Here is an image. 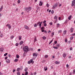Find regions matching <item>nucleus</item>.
<instances>
[{"mask_svg":"<svg viewBox=\"0 0 75 75\" xmlns=\"http://www.w3.org/2000/svg\"><path fill=\"white\" fill-rule=\"evenodd\" d=\"M23 50L24 52V53L25 54H26L27 52H28V47L27 46H25L23 49Z\"/></svg>","mask_w":75,"mask_h":75,"instance_id":"obj_1","label":"nucleus"},{"mask_svg":"<svg viewBox=\"0 0 75 75\" xmlns=\"http://www.w3.org/2000/svg\"><path fill=\"white\" fill-rule=\"evenodd\" d=\"M25 10H26L27 12H28L30 10H31V7L24 8Z\"/></svg>","mask_w":75,"mask_h":75,"instance_id":"obj_2","label":"nucleus"},{"mask_svg":"<svg viewBox=\"0 0 75 75\" xmlns=\"http://www.w3.org/2000/svg\"><path fill=\"white\" fill-rule=\"evenodd\" d=\"M57 16H55L54 18V19L55 20V21L54 22V24H55L56 23H57V20H58V19H57Z\"/></svg>","mask_w":75,"mask_h":75,"instance_id":"obj_3","label":"nucleus"},{"mask_svg":"<svg viewBox=\"0 0 75 75\" xmlns=\"http://www.w3.org/2000/svg\"><path fill=\"white\" fill-rule=\"evenodd\" d=\"M58 5H59V3L58 2L54 4L53 8H55V7H57Z\"/></svg>","mask_w":75,"mask_h":75,"instance_id":"obj_4","label":"nucleus"},{"mask_svg":"<svg viewBox=\"0 0 75 75\" xmlns=\"http://www.w3.org/2000/svg\"><path fill=\"white\" fill-rule=\"evenodd\" d=\"M6 27H8L9 29H11V25L9 24H7L6 25Z\"/></svg>","mask_w":75,"mask_h":75,"instance_id":"obj_5","label":"nucleus"},{"mask_svg":"<svg viewBox=\"0 0 75 75\" xmlns=\"http://www.w3.org/2000/svg\"><path fill=\"white\" fill-rule=\"evenodd\" d=\"M33 56L34 57H37L38 55V53H34L33 54Z\"/></svg>","mask_w":75,"mask_h":75,"instance_id":"obj_6","label":"nucleus"},{"mask_svg":"<svg viewBox=\"0 0 75 75\" xmlns=\"http://www.w3.org/2000/svg\"><path fill=\"white\" fill-rule=\"evenodd\" d=\"M75 4V0H74L72 1V3L71 4V6H74V4Z\"/></svg>","mask_w":75,"mask_h":75,"instance_id":"obj_7","label":"nucleus"},{"mask_svg":"<svg viewBox=\"0 0 75 75\" xmlns=\"http://www.w3.org/2000/svg\"><path fill=\"white\" fill-rule=\"evenodd\" d=\"M33 61V59H31L30 60V61H28V64H30V63H31V62Z\"/></svg>","mask_w":75,"mask_h":75,"instance_id":"obj_8","label":"nucleus"},{"mask_svg":"<svg viewBox=\"0 0 75 75\" xmlns=\"http://www.w3.org/2000/svg\"><path fill=\"white\" fill-rule=\"evenodd\" d=\"M6 62L7 63H8V64H9V63H10V61L9 59H7L6 60Z\"/></svg>","mask_w":75,"mask_h":75,"instance_id":"obj_9","label":"nucleus"},{"mask_svg":"<svg viewBox=\"0 0 75 75\" xmlns=\"http://www.w3.org/2000/svg\"><path fill=\"white\" fill-rule=\"evenodd\" d=\"M55 63L56 64H59L60 63V62H58V61H56L55 62Z\"/></svg>","mask_w":75,"mask_h":75,"instance_id":"obj_10","label":"nucleus"},{"mask_svg":"<svg viewBox=\"0 0 75 75\" xmlns=\"http://www.w3.org/2000/svg\"><path fill=\"white\" fill-rule=\"evenodd\" d=\"M25 29H27V30H29V28L27 25L25 26Z\"/></svg>","mask_w":75,"mask_h":75,"instance_id":"obj_11","label":"nucleus"},{"mask_svg":"<svg viewBox=\"0 0 75 75\" xmlns=\"http://www.w3.org/2000/svg\"><path fill=\"white\" fill-rule=\"evenodd\" d=\"M42 21L41 22L39 25V26H40L39 28H41V25L42 24Z\"/></svg>","mask_w":75,"mask_h":75,"instance_id":"obj_12","label":"nucleus"},{"mask_svg":"<svg viewBox=\"0 0 75 75\" xmlns=\"http://www.w3.org/2000/svg\"><path fill=\"white\" fill-rule=\"evenodd\" d=\"M42 4H43L42 2L41 1H40V3L39 4V6H41L42 5Z\"/></svg>","mask_w":75,"mask_h":75,"instance_id":"obj_13","label":"nucleus"},{"mask_svg":"<svg viewBox=\"0 0 75 75\" xmlns=\"http://www.w3.org/2000/svg\"><path fill=\"white\" fill-rule=\"evenodd\" d=\"M4 48H3V47H1L0 49V50L1 51H4Z\"/></svg>","mask_w":75,"mask_h":75,"instance_id":"obj_14","label":"nucleus"},{"mask_svg":"<svg viewBox=\"0 0 75 75\" xmlns=\"http://www.w3.org/2000/svg\"><path fill=\"white\" fill-rule=\"evenodd\" d=\"M70 30L71 31V33H72L73 32V31H74V28H71L70 29Z\"/></svg>","mask_w":75,"mask_h":75,"instance_id":"obj_15","label":"nucleus"},{"mask_svg":"<svg viewBox=\"0 0 75 75\" xmlns=\"http://www.w3.org/2000/svg\"><path fill=\"white\" fill-rule=\"evenodd\" d=\"M3 6H2L0 8V12L1 11H2V10H3Z\"/></svg>","mask_w":75,"mask_h":75,"instance_id":"obj_16","label":"nucleus"},{"mask_svg":"<svg viewBox=\"0 0 75 75\" xmlns=\"http://www.w3.org/2000/svg\"><path fill=\"white\" fill-rule=\"evenodd\" d=\"M66 55H67L65 53H64L63 55V57L65 58L66 57Z\"/></svg>","mask_w":75,"mask_h":75,"instance_id":"obj_17","label":"nucleus"},{"mask_svg":"<svg viewBox=\"0 0 75 75\" xmlns=\"http://www.w3.org/2000/svg\"><path fill=\"white\" fill-rule=\"evenodd\" d=\"M71 17H72V16H70L68 17V18L69 20H71Z\"/></svg>","mask_w":75,"mask_h":75,"instance_id":"obj_18","label":"nucleus"},{"mask_svg":"<svg viewBox=\"0 0 75 75\" xmlns=\"http://www.w3.org/2000/svg\"><path fill=\"white\" fill-rule=\"evenodd\" d=\"M47 67H44V69H45V71H47Z\"/></svg>","mask_w":75,"mask_h":75,"instance_id":"obj_19","label":"nucleus"},{"mask_svg":"<svg viewBox=\"0 0 75 75\" xmlns=\"http://www.w3.org/2000/svg\"><path fill=\"white\" fill-rule=\"evenodd\" d=\"M23 41H21L19 43V44L20 45H22V44H23Z\"/></svg>","mask_w":75,"mask_h":75,"instance_id":"obj_20","label":"nucleus"},{"mask_svg":"<svg viewBox=\"0 0 75 75\" xmlns=\"http://www.w3.org/2000/svg\"><path fill=\"white\" fill-rule=\"evenodd\" d=\"M42 38L43 40H46L47 39V38L45 36L43 37Z\"/></svg>","mask_w":75,"mask_h":75,"instance_id":"obj_21","label":"nucleus"},{"mask_svg":"<svg viewBox=\"0 0 75 75\" xmlns=\"http://www.w3.org/2000/svg\"><path fill=\"white\" fill-rule=\"evenodd\" d=\"M14 37V36L12 35L10 37V38L11 39H13Z\"/></svg>","mask_w":75,"mask_h":75,"instance_id":"obj_22","label":"nucleus"},{"mask_svg":"<svg viewBox=\"0 0 75 75\" xmlns=\"http://www.w3.org/2000/svg\"><path fill=\"white\" fill-rule=\"evenodd\" d=\"M66 33L67 31L65 30H64L63 32V34H66Z\"/></svg>","mask_w":75,"mask_h":75,"instance_id":"obj_23","label":"nucleus"},{"mask_svg":"<svg viewBox=\"0 0 75 75\" xmlns=\"http://www.w3.org/2000/svg\"><path fill=\"white\" fill-rule=\"evenodd\" d=\"M57 47H59V46H60V45H59V44H58V43H57L56 44V46Z\"/></svg>","mask_w":75,"mask_h":75,"instance_id":"obj_24","label":"nucleus"},{"mask_svg":"<svg viewBox=\"0 0 75 75\" xmlns=\"http://www.w3.org/2000/svg\"><path fill=\"white\" fill-rule=\"evenodd\" d=\"M36 41H37V39H36V37H35L34 38V42H36Z\"/></svg>","mask_w":75,"mask_h":75,"instance_id":"obj_25","label":"nucleus"},{"mask_svg":"<svg viewBox=\"0 0 75 75\" xmlns=\"http://www.w3.org/2000/svg\"><path fill=\"white\" fill-rule=\"evenodd\" d=\"M14 61L15 62H17V61H18V59H15L14 60Z\"/></svg>","mask_w":75,"mask_h":75,"instance_id":"obj_26","label":"nucleus"},{"mask_svg":"<svg viewBox=\"0 0 75 75\" xmlns=\"http://www.w3.org/2000/svg\"><path fill=\"white\" fill-rule=\"evenodd\" d=\"M28 70V68L26 67L25 69V72H26Z\"/></svg>","mask_w":75,"mask_h":75,"instance_id":"obj_27","label":"nucleus"},{"mask_svg":"<svg viewBox=\"0 0 75 75\" xmlns=\"http://www.w3.org/2000/svg\"><path fill=\"white\" fill-rule=\"evenodd\" d=\"M19 55L18 54L16 55V58H19Z\"/></svg>","mask_w":75,"mask_h":75,"instance_id":"obj_28","label":"nucleus"},{"mask_svg":"<svg viewBox=\"0 0 75 75\" xmlns=\"http://www.w3.org/2000/svg\"><path fill=\"white\" fill-rule=\"evenodd\" d=\"M73 38H74V36H71L70 38V40H72V39H73Z\"/></svg>","mask_w":75,"mask_h":75,"instance_id":"obj_29","label":"nucleus"},{"mask_svg":"<svg viewBox=\"0 0 75 75\" xmlns=\"http://www.w3.org/2000/svg\"><path fill=\"white\" fill-rule=\"evenodd\" d=\"M17 75H20V72L18 71L17 74Z\"/></svg>","mask_w":75,"mask_h":75,"instance_id":"obj_30","label":"nucleus"},{"mask_svg":"<svg viewBox=\"0 0 75 75\" xmlns=\"http://www.w3.org/2000/svg\"><path fill=\"white\" fill-rule=\"evenodd\" d=\"M20 68H18V69H17V71H20Z\"/></svg>","mask_w":75,"mask_h":75,"instance_id":"obj_31","label":"nucleus"},{"mask_svg":"<svg viewBox=\"0 0 75 75\" xmlns=\"http://www.w3.org/2000/svg\"><path fill=\"white\" fill-rule=\"evenodd\" d=\"M18 45H19V43H17L16 44V46H18Z\"/></svg>","mask_w":75,"mask_h":75,"instance_id":"obj_32","label":"nucleus"},{"mask_svg":"<svg viewBox=\"0 0 75 75\" xmlns=\"http://www.w3.org/2000/svg\"><path fill=\"white\" fill-rule=\"evenodd\" d=\"M19 40H21V37L20 36H19Z\"/></svg>","mask_w":75,"mask_h":75,"instance_id":"obj_33","label":"nucleus"},{"mask_svg":"<svg viewBox=\"0 0 75 75\" xmlns=\"http://www.w3.org/2000/svg\"><path fill=\"white\" fill-rule=\"evenodd\" d=\"M53 48H54V49H58V47H55L54 46V47H53Z\"/></svg>","mask_w":75,"mask_h":75,"instance_id":"obj_34","label":"nucleus"},{"mask_svg":"<svg viewBox=\"0 0 75 75\" xmlns=\"http://www.w3.org/2000/svg\"><path fill=\"white\" fill-rule=\"evenodd\" d=\"M64 41H65V42H67L68 41V40H67V39H65Z\"/></svg>","mask_w":75,"mask_h":75,"instance_id":"obj_35","label":"nucleus"},{"mask_svg":"<svg viewBox=\"0 0 75 75\" xmlns=\"http://www.w3.org/2000/svg\"><path fill=\"white\" fill-rule=\"evenodd\" d=\"M44 27H46V26H47V24L46 23H45L44 24Z\"/></svg>","mask_w":75,"mask_h":75,"instance_id":"obj_36","label":"nucleus"},{"mask_svg":"<svg viewBox=\"0 0 75 75\" xmlns=\"http://www.w3.org/2000/svg\"><path fill=\"white\" fill-rule=\"evenodd\" d=\"M37 26V24H35V25H34V27H36Z\"/></svg>","mask_w":75,"mask_h":75,"instance_id":"obj_37","label":"nucleus"},{"mask_svg":"<svg viewBox=\"0 0 75 75\" xmlns=\"http://www.w3.org/2000/svg\"><path fill=\"white\" fill-rule=\"evenodd\" d=\"M46 6L47 7H49V4H46Z\"/></svg>","mask_w":75,"mask_h":75,"instance_id":"obj_38","label":"nucleus"},{"mask_svg":"<svg viewBox=\"0 0 75 75\" xmlns=\"http://www.w3.org/2000/svg\"><path fill=\"white\" fill-rule=\"evenodd\" d=\"M40 23V22H38V23H37L36 25H39L38 24Z\"/></svg>","mask_w":75,"mask_h":75,"instance_id":"obj_39","label":"nucleus"},{"mask_svg":"<svg viewBox=\"0 0 75 75\" xmlns=\"http://www.w3.org/2000/svg\"><path fill=\"white\" fill-rule=\"evenodd\" d=\"M52 42V40H51V41L50 42H49V45L51 43V42Z\"/></svg>","mask_w":75,"mask_h":75,"instance_id":"obj_40","label":"nucleus"},{"mask_svg":"<svg viewBox=\"0 0 75 75\" xmlns=\"http://www.w3.org/2000/svg\"><path fill=\"white\" fill-rule=\"evenodd\" d=\"M20 3V0H18V3L19 4Z\"/></svg>","mask_w":75,"mask_h":75,"instance_id":"obj_41","label":"nucleus"},{"mask_svg":"<svg viewBox=\"0 0 75 75\" xmlns=\"http://www.w3.org/2000/svg\"><path fill=\"white\" fill-rule=\"evenodd\" d=\"M62 31L61 30H59L58 31V33H61Z\"/></svg>","mask_w":75,"mask_h":75,"instance_id":"obj_42","label":"nucleus"},{"mask_svg":"<svg viewBox=\"0 0 75 75\" xmlns=\"http://www.w3.org/2000/svg\"><path fill=\"white\" fill-rule=\"evenodd\" d=\"M48 57V55H46L45 56V58H47V57Z\"/></svg>","mask_w":75,"mask_h":75,"instance_id":"obj_43","label":"nucleus"},{"mask_svg":"<svg viewBox=\"0 0 75 75\" xmlns=\"http://www.w3.org/2000/svg\"><path fill=\"white\" fill-rule=\"evenodd\" d=\"M57 26H58V27H59V26H60V25L59 24V23L57 24Z\"/></svg>","mask_w":75,"mask_h":75,"instance_id":"obj_44","label":"nucleus"},{"mask_svg":"<svg viewBox=\"0 0 75 75\" xmlns=\"http://www.w3.org/2000/svg\"><path fill=\"white\" fill-rule=\"evenodd\" d=\"M52 35H54V32H52Z\"/></svg>","mask_w":75,"mask_h":75,"instance_id":"obj_45","label":"nucleus"},{"mask_svg":"<svg viewBox=\"0 0 75 75\" xmlns=\"http://www.w3.org/2000/svg\"><path fill=\"white\" fill-rule=\"evenodd\" d=\"M7 55V53H6L4 54V56H6Z\"/></svg>","mask_w":75,"mask_h":75,"instance_id":"obj_46","label":"nucleus"},{"mask_svg":"<svg viewBox=\"0 0 75 75\" xmlns=\"http://www.w3.org/2000/svg\"><path fill=\"white\" fill-rule=\"evenodd\" d=\"M48 33H49V34H50V33H51V31L50 30H49L48 31Z\"/></svg>","mask_w":75,"mask_h":75,"instance_id":"obj_47","label":"nucleus"},{"mask_svg":"<svg viewBox=\"0 0 75 75\" xmlns=\"http://www.w3.org/2000/svg\"><path fill=\"white\" fill-rule=\"evenodd\" d=\"M51 13H52V14H53V13H54V11L53 10H52L51 11Z\"/></svg>","mask_w":75,"mask_h":75,"instance_id":"obj_48","label":"nucleus"},{"mask_svg":"<svg viewBox=\"0 0 75 75\" xmlns=\"http://www.w3.org/2000/svg\"><path fill=\"white\" fill-rule=\"evenodd\" d=\"M75 69H74L73 71V73H74V74H75Z\"/></svg>","mask_w":75,"mask_h":75,"instance_id":"obj_49","label":"nucleus"},{"mask_svg":"<svg viewBox=\"0 0 75 75\" xmlns=\"http://www.w3.org/2000/svg\"><path fill=\"white\" fill-rule=\"evenodd\" d=\"M46 23V21H43V23L45 24V23Z\"/></svg>","mask_w":75,"mask_h":75,"instance_id":"obj_50","label":"nucleus"},{"mask_svg":"<svg viewBox=\"0 0 75 75\" xmlns=\"http://www.w3.org/2000/svg\"><path fill=\"white\" fill-rule=\"evenodd\" d=\"M15 71H16V70H15V69L13 70V73H14V72Z\"/></svg>","mask_w":75,"mask_h":75,"instance_id":"obj_51","label":"nucleus"},{"mask_svg":"<svg viewBox=\"0 0 75 75\" xmlns=\"http://www.w3.org/2000/svg\"><path fill=\"white\" fill-rule=\"evenodd\" d=\"M66 67L67 68H68V67H69V65L67 64Z\"/></svg>","mask_w":75,"mask_h":75,"instance_id":"obj_52","label":"nucleus"},{"mask_svg":"<svg viewBox=\"0 0 75 75\" xmlns=\"http://www.w3.org/2000/svg\"><path fill=\"white\" fill-rule=\"evenodd\" d=\"M57 43V41H55L54 42V43L55 44H56Z\"/></svg>","mask_w":75,"mask_h":75,"instance_id":"obj_53","label":"nucleus"},{"mask_svg":"<svg viewBox=\"0 0 75 75\" xmlns=\"http://www.w3.org/2000/svg\"><path fill=\"white\" fill-rule=\"evenodd\" d=\"M0 75H3V73L0 72Z\"/></svg>","mask_w":75,"mask_h":75,"instance_id":"obj_54","label":"nucleus"},{"mask_svg":"<svg viewBox=\"0 0 75 75\" xmlns=\"http://www.w3.org/2000/svg\"><path fill=\"white\" fill-rule=\"evenodd\" d=\"M70 50H72V47H71L70 48Z\"/></svg>","mask_w":75,"mask_h":75,"instance_id":"obj_55","label":"nucleus"},{"mask_svg":"<svg viewBox=\"0 0 75 75\" xmlns=\"http://www.w3.org/2000/svg\"><path fill=\"white\" fill-rule=\"evenodd\" d=\"M44 28V27H43L41 28V30H43Z\"/></svg>","mask_w":75,"mask_h":75,"instance_id":"obj_56","label":"nucleus"},{"mask_svg":"<svg viewBox=\"0 0 75 75\" xmlns=\"http://www.w3.org/2000/svg\"><path fill=\"white\" fill-rule=\"evenodd\" d=\"M3 35L2 34H1L0 36L1 37H3Z\"/></svg>","mask_w":75,"mask_h":75,"instance_id":"obj_57","label":"nucleus"},{"mask_svg":"<svg viewBox=\"0 0 75 75\" xmlns=\"http://www.w3.org/2000/svg\"><path fill=\"white\" fill-rule=\"evenodd\" d=\"M69 75H72V73H70L69 74Z\"/></svg>","mask_w":75,"mask_h":75,"instance_id":"obj_58","label":"nucleus"},{"mask_svg":"<svg viewBox=\"0 0 75 75\" xmlns=\"http://www.w3.org/2000/svg\"><path fill=\"white\" fill-rule=\"evenodd\" d=\"M8 57H11V55L9 54L8 55Z\"/></svg>","mask_w":75,"mask_h":75,"instance_id":"obj_59","label":"nucleus"},{"mask_svg":"<svg viewBox=\"0 0 75 75\" xmlns=\"http://www.w3.org/2000/svg\"><path fill=\"white\" fill-rule=\"evenodd\" d=\"M5 59H7V57H5Z\"/></svg>","mask_w":75,"mask_h":75,"instance_id":"obj_60","label":"nucleus"},{"mask_svg":"<svg viewBox=\"0 0 75 75\" xmlns=\"http://www.w3.org/2000/svg\"><path fill=\"white\" fill-rule=\"evenodd\" d=\"M41 51V50H40V49H39L38 50V51Z\"/></svg>","mask_w":75,"mask_h":75,"instance_id":"obj_61","label":"nucleus"},{"mask_svg":"<svg viewBox=\"0 0 75 75\" xmlns=\"http://www.w3.org/2000/svg\"><path fill=\"white\" fill-rule=\"evenodd\" d=\"M42 32H44V30H41Z\"/></svg>","mask_w":75,"mask_h":75,"instance_id":"obj_62","label":"nucleus"},{"mask_svg":"<svg viewBox=\"0 0 75 75\" xmlns=\"http://www.w3.org/2000/svg\"><path fill=\"white\" fill-rule=\"evenodd\" d=\"M45 33H47V31H46V30H45Z\"/></svg>","mask_w":75,"mask_h":75,"instance_id":"obj_63","label":"nucleus"},{"mask_svg":"<svg viewBox=\"0 0 75 75\" xmlns=\"http://www.w3.org/2000/svg\"><path fill=\"white\" fill-rule=\"evenodd\" d=\"M38 10H39L40 9V7H38L37 8Z\"/></svg>","mask_w":75,"mask_h":75,"instance_id":"obj_64","label":"nucleus"}]
</instances>
